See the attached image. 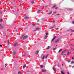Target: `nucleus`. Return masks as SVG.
<instances>
[{"label":"nucleus","mask_w":74,"mask_h":74,"mask_svg":"<svg viewBox=\"0 0 74 74\" xmlns=\"http://www.w3.org/2000/svg\"><path fill=\"white\" fill-rule=\"evenodd\" d=\"M27 38V36H25L24 35H23L22 37L20 38H23V39H25Z\"/></svg>","instance_id":"1"},{"label":"nucleus","mask_w":74,"mask_h":74,"mask_svg":"<svg viewBox=\"0 0 74 74\" xmlns=\"http://www.w3.org/2000/svg\"><path fill=\"white\" fill-rule=\"evenodd\" d=\"M42 56L43 57L42 58V60H44V59H45V56L44 55H42Z\"/></svg>","instance_id":"2"},{"label":"nucleus","mask_w":74,"mask_h":74,"mask_svg":"<svg viewBox=\"0 0 74 74\" xmlns=\"http://www.w3.org/2000/svg\"><path fill=\"white\" fill-rule=\"evenodd\" d=\"M56 38V37L55 36L53 38V39L51 40V42H52V41H53L54 40H55V38Z\"/></svg>","instance_id":"3"},{"label":"nucleus","mask_w":74,"mask_h":74,"mask_svg":"<svg viewBox=\"0 0 74 74\" xmlns=\"http://www.w3.org/2000/svg\"><path fill=\"white\" fill-rule=\"evenodd\" d=\"M59 38L58 39L56 40L55 42H59Z\"/></svg>","instance_id":"4"},{"label":"nucleus","mask_w":74,"mask_h":74,"mask_svg":"<svg viewBox=\"0 0 74 74\" xmlns=\"http://www.w3.org/2000/svg\"><path fill=\"white\" fill-rule=\"evenodd\" d=\"M53 69L54 71L56 73V69L55 68H53Z\"/></svg>","instance_id":"5"},{"label":"nucleus","mask_w":74,"mask_h":74,"mask_svg":"<svg viewBox=\"0 0 74 74\" xmlns=\"http://www.w3.org/2000/svg\"><path fill=\"white\" fill-rule=\"evenodd\" d=\"M26 64H25L23 66V69H25V68L26 67Z\"/></svg>","instance_id":"6"},{"label":"nucleus","mask_w":74,"mask_h":74,"mask_svg":"<svg viewBox=\"0 0 74 74\" xmlns=\"http://www.w3.org/2000/svg\"><path fill=\"white\" fill-rule=\"evenodd\" d=\"M17 43H18L17 42H16L14 44V47H15L16 46V44Z\"/></svg>","instance_id":"7"},{"label":"nucleus","mask_w":74,"mask_h":74,"mask_svg":"<svg viewBox=\"0 0 74 74\" xmlns=\"http://www.w3.org/2000/svg\"><path fill=\"white\" fill-rule=\"evenodd\" d=\"M42 72H45L46 71V70H42Z\"/></svg>","instance_id":"8"},{"label":"nucleus","mask_w":74,"mask_h":74,"mask_svg":"<svg viewBox=\"0 0 74 74\" xmlns=\"http://www.w3.org/2000/svg\"><path fill=\"white\" fill-rule=\"evenodd\" d=\"M47 37H48V36H45V37H44L45 39H46V38H47Z\"/></svg>","instance_id":"9"},{"label":"nucleus","mask_w":74,"mask_h":74,"mask_svg":"<svg viewBox=\"0 0 74 74\" xmlns=\"http://www.w3.org/2000/svg\"><path fill=\"white\" fill-rule=\"evenodd\" d=\"M36 55H37V54H38V51H37L36 52Z\"/></svg>","instance_id":"10"},{"label":"nucleus","mask_w":74,"mask_h":74,"mask_svg":"<svg viewBox=\"0 0 74 74\" xmlns=\"http://www.w3.org/2000/svg\"><path fill=\"white\" fill-rule=\"evenodd\" d=\"M61 51H62V49H60V50L58 52V53H60V52Z\"/></svg>","instance_id":"11"},{"label":"nucleus","mask_w":74,"mask_h":74,"mask_svg":"<svg viewBox=\"0 0 74 74\" xmlns=\"http://www.w3.org/2000/svg\"><path fill=\"white\" fill-rule=\"evenodd\" d=\"M70 53H71V52L69 51L67 53V55H69V54H70Z\"/></svg>","instance_id":"12"},{"label":"nucleus","mask_w":74,"mask_h":74,"mask_svg":"<svg viewBox=\"0 0 74 74\" xmlns=\"http://www.w3.org/2000/svg\"><path fill=\"white\" fill-rule=\"evenodd\" d=\"M29 17H25V19H28V18H29Z\"/></svg>","instance_id":"13"},{"label":"nucleus","mask_w":74,"mask_h":74,"mask_svg":"<svg viewBox=\"0 0 74 74\" xmlns=\"http://www.w3.org/2000/svg\"><path fill=\"white\" fill-rule=\"evenodd\" d=\"M18 74H21V71H18Z\"/></svg>","instance_id":"14"},{"label":"nucleus","mask_w":74,"mask_h":74,"mask_svg":"<svg viewBox=\"0 0 74 74\" xmlns=\"http://www.w3.org/2000/svg\"><path fill=\"white\" fill-rule=\"evenodd\" d=\"M15 54H16V52L15 51L13 52V55H15Z\"/></svg>","instance_id":"15"},{"label":"nucleus","mask_w":74,"mask_h":74,"mask_svg":"<svg viewBox=\"0 0 74 74\" xmlns=\"http://www.w3.org/2000/svg\"><path fill=\"white\" fill-rule=\"evenodd\" d=\"M41 12V10H39L38 11V13H40Z\"/></svg>","instance_id":"16"},{"label":"nucleus","mask_w":74,"mask_h":74,"mask_svg":"<svg viewBox=\"0 0 74 74\" xmlns=\"http://www.w3.org/2000/svg\"><path fill=\"white\" fill-rule=\"evenodd\" d=\"M8 44H10V40H9L8 41Z\"/></svg>","instance_id":"17"},{"label":"nucleus","mask_w":74,"mask_h":74,"mask_svg":"<svg viewBox=\"0 0 74 74\" xmlns=\"http://www.w3.org/2000/svg\"><path fill=\"white\" fill-rule=\"evenodd\" d=\"M67 61L68 63H70V60H68Z\"/></svg>","instance_id":"18"},{"label":"nucleus","mask_w":74,"mask_h":74,"mask_svg":"<svg viewBox=\"0 0 74 74\" xmlns=\"http://www.w3.org/2000/svg\"><path fill=\"white\" fill-rule=\"evenodd\" d=\"M52 11H51V12H50V13H48V14H52Z\"/></svg>","instance_id":"19"},{"label":"nucleus","mask_w":74,"mask_h":74,"mask_svg":"<svg viewBox=\"0 0 74 74\" xmlns=\"http://www.w3.org/2000/svg\"><path fill=\"white\" fill-rule=\"evenodd\" d=\"M71 32H74V30H73V29H71Z\"/></svg>","instance_id":"20"},{"label":"nucleus","mask_w":74,"mask_h":74,"mask_svg":"<svg viewBox=\"0 0 74 74\" xmlns=\"http://www.w3.org/2000/svg\"><path fill=\"white\" fill-rule=\"evenodd\" d=\"M39 29H40L39 28H37L36 29V30H39Z\"/></svg>","instance_id":"21"},{"label":"nucleus","mask_w":74,"mask_h":74,"mask_svg":"<svg viewBox=\"0 0 74 74\" xmlns=\"http://www.w3.org/2000/svg\"><path fill=\"white\" fill-rule=\"evenodd\" d=\"M74 63V61H72L71 62V64H73Z\"/></svg>","instance_id":"22"},{"label":"nucleus","mask_w":74,"mask_h":74,"mask_svg":"<svg viewBox=\"0 0 74 74\" xmlns=\"http://www.w3.org/2000/svg\"><path fill=\"white\" fill-rule=\"evenodd\" d=\"M61 73L62 74H64V73H63V71H61Z\"/></svg>","instance_id":"23"},{"label":"nucleus","mask_w":74,"mask_h":74,"mask_svg":"<svg viewBox=\"0 0 74 74\" xmlns=\"http://www.w3.org/2000/svg\"><path fill=\"white\" fill-rule=\"evenodd\" d=\"M34 3V1H31V3H32V4H33Z\"/></svg>","instance_id":"24"},{"label":"nucleus","mask_w":74,"mask_h":74,"mask_svg":"<svg viewBox=\"0 0 74 74\" xmlns=\"http://www.w3.org/2000/svg\"><path fill=\"white\" fill-rule=\"evenodd\" d=\"M59 29V28H56V30H58Z\"/></svg>","instance_id":"25"},{"label":"nucleus","mask_w":74,"mask_h":74,"mask_svg":"<svg viewBox=\"0 0 74 74\" xmlns=\"http://www.w3.org/2000/svg\"><path fill=\"white\" fill-rule=\"evenodd\" d=\"M50 47L49 46H48V47L46 49H49Z\"/></svg>","instance_id":"26"},{"label":"nucleus","mask_w":74,"mask_h":74,"mask_svg":"<svg viewBox=\"0 0 74 74\" xmlns=\"http://www.w3.org/2000/svg\"><path fill=\"white\" fill-rule=\"evenodd\" d=\"M40 66L41 67V68H42L43 67V66H42V65H41Z\"/></svg>","instance_id":"27"},{"label":"nucleus","mask_w":74,"mask_h":74,"mask_svg":"<svg viewBox=\"0 0 74 74\" xmlns=\"http://www.w3.org/2000/svg\"><path fill=\"white\" fill-rule=\"evenodd\" d=\"M55 7H56V5H54L53 7L52 8L53 9V8H54Z\"/></svg>","instance_id":"28"},{"label":"nucleus","mask_w":74,"mask_h":74,"mask_svg":"<svg viewBox=\"0 0 74 74\" xmlns=\"http://www.w3.org/2000/svg\"><path fill=\"white\" fill-rule=\"evenodd\" d=\"M63 52H62V53H61V55H63Z\"/></svg>","instance_id":"29"},{"label":"nucleus","mask_w":74,"mask_h":74,"mask_svg":"<svg viewBox=\"0 0 74 74\" xmlns=\"http://www.w3.org/2000/svg\"><path fill=\"white\" fill-rule=\"evenodd\" d=\"M2 14V12L0 10V14Z\"/></svg>","instance_id":"30"},{"label":"nucleus","mask_w":74,"mask_h":74,"mask_svg":"<svg viewBox=\"0 0 74 74\" xmlns=\"http://www.w3.org/2000/svg\"><path fill=\"white\" fill-rule=\"evenodd\" d=\"M72 23L73 24H74V21H72Z\"/></svg>","instance_id":"31"},{"label":"nucleus","mask_w":74,"mask_h":74,"mask_svg":"<svg viewBox=\"0 0 74 74\" xmlns=\"http://www.w3.org/2000/svg\"><path fill=\"white\" fill-rule=\"evenodd\" d=\"M36 30H36V29L35 30H34V32H36Z\"/></svg>","instance_id":"32"},{"label":"nucleus","mask_w":74,"mask_h":74,"mask_svg":"<svg viewBox=\"0 0 74 74\" xmlns=\"http://www.w3.org/2000/svg\"><path fill=\"white\" fill-rule=\"evenodd\" d=\"M52 22H53L54 23H55V21L54 20H53V21H52Z\"/></svg>","instance_id":"33"},{"label":"nucleus","mask_w":74,"mask_h":74,"mask_svg":"<svg viewBox=\"0 0 74 74\" xmlns=\"http://www.w3.org/2000/svg\"><path fill=\"white\" fill-rule=\"evenodd\" d=\"M0 47H2V45H0Z\"/></svg>","instance_id":"34"},{"label":"nucleus","mask_w":74,"mask_h":74,"mask_svg":"<svg viewBox=\"0 0 74 74\" xmlns=\"http://www.w3.org/2000/svg\"><path fill=\"white\" fill-rule=\"evenodd\" d=\"M56 48H54L53 50H56Z\"/></svg>","instance_id":"35"},{"label":"nucleus","mask_w":74,"mask_h":74,"mask_svg":"<svg viewBox=\"0 0 74 74\" xmlns=\"http://www.w3.org/2000/svg\"><path fill=\"white\" fill-rule=\"evenodd\" d=\"M66 50H64V51H63L62 52H65V51H66Z\"/></svg>","instance_id":"36"},{"label":"nucleus","mask_w":74,"mask_h":74,"mask_svg":"<svg viewBox=\"0 0 74 74\" xmlns=\"http://www.w3.org/2000/svg\"><path fill=\"white\" fill-rule=\"evenodd\" d=\"M32 25L33 26H34V25H35V24H32Z\"/></svg>","instance_id":"37"},{"label":"nucleus","mask_w":74,"mask_h":74,"mask_svg":"<svg viewBox=\"0 0 74 74\" xmlns=\"http://www.w3.org/2000/svg\"><path fill=\"white\" fill-rule=\"evenodd\" d=\"M0 22H3V20L2 19L1 20Z\"/></svg>","instance_id":"38"},{"label":"nucleus","mask_w":74,"mask_h":74,"mask_svg":"<svg viewBox=\"0 0 74 74\" xmlns=\"http://www.w3.org/2000/svg\"><path fill=\"white\" fill-rule=\"evenodd\" d=\"M57 66H58V67H59V65H57Z\"/></svg>","instance_id":"39"},{"label":"nucleus","mask_w":74,"mask_h":74,"mask_svg":"<svg viewBox=\"0 0 74 74\" xmlns=\"http://www.w3.org/2000/svg\"><path fill=\"white\" fill-rule=\"evenodd\" d=\"M74 56H73V57H72V59H74Z\"/></svg>","instance_id":"40"},{"label":"nucleus","mask_w":74,"mask_h":74,"mask_svg":"<svg viewBox=\"0 0 74 74\" xmlns=\"http://www.w3.org/2000/svg\"><path fill=\"white\" fill-rule=\"evenodd\" d=\"M3 27H4L2 26V27H1V28H3Z\"/></svg>","instance_id":"41"},{"label":"nucleus","mask_w":74,"mask_h":74,"mask_svg":"<svg viewBox=\"0 0 74 74\" xmlns=\"http://www.w3.org/2000/svg\"><path fill=\"white\" fill-rule=\"evenodd\" d=\"M47 7V5H46L44 7Z\"/></svg>","instance_id":"42"},{"label":"nucleus","mask_w":74,"mask_h":74,"mask_svg":"<svg viewBox=\"0 0 74 74\" xmlns=\"http://www.w3.org/2000/svg\"><path fill=\"white\" fill-rule=\"evenodd\" d=\"M57 15H59V14H57Z\"/></svg>","instance_id":"43"},{"label":"nucleus","mask_w":74,"mask_h":74,"mask_svg":"<svg viewBox=\"0 0 74 74\" xmlns=\"http://www.w3.org/2000/svg\"><path fill=\"white\" fill-rule=\"evenodd\" d=\"M46 35H48V34L46 33Z\"/></svg>","instance_id":"44"},{"label":"nucleus","mask_w":74,"mask_h":74,"mask_svg":"<svg viewBox=\"0 0 74 74\" xmlns=\"http://www.w3.org/2000/svg\"><path fill=\"white\" fill-rule=\"evenodd\" d=\"M53 28V27H51V29H52V28Z\"/></svg>","instance_id":"45"},{"label":"nucleus","mask_w":74,"mask_h":74,"mask_svg":"<svg viewBox=\"0 0 74 74\" xmlns=\"http://www.w3.org/2000/svg\"><path fill=\"white\" fill-rule=\"evenodd\" d=\"M68 74H70V73H69V72H68Z\"/></svg>","instance_id":"46"},{"label":"nucleus","mask_w":74,"mask_h":74,"mask_svg":"<svg viewBox=\"0 0 74 74\" xmlns=\"http://www.w3.org/2000/svg\"><path fill=\"white\" fill-rule=\"evenodd\" d=\"M55 9H56H56H57V8H56Z\"/></svg>","instance_id":"47"},{"label":"nucleus","mask_w":74,"mask_h":74,"mask_svg":"<svg viewBox=\"0 0 74 74\" xmlns=\"http://www.w3.org/2000/svg\"><path fill=\"white\" fill-rule=\"evenodd\" d=\"M64 55H65V56H66V54H64Z\"/></svg>","instance_id":"48"},{"label":"nucleus","mask_w":74,"mask_h":74,"mask_svg":"<svg viewBox=\"0 0 74 74\" xmlns=\"http://www.w3.org/2000/svg\"><path fill=\"white\" fill-rule=\"evenodd\" d=\"M47 57H48V55H47Z\"/></svg>","instance_id":"49"},{"label":"nucleus","mask_w":74,"mask_h":74,"mask_svg":"<svg viewBox=\"0 0 74 74\" xmlns=\"http://www.w3.org/2000/svg\"><path fill=\"white\" fill-rule=\"evenodd\" d=\"M1 26V24H0V26Z\"/></svg>","instance_id":"50"},{"label":"nucleus","mask_w":74,"mask_h":74,"mask_svg":"<svg viewBox=\"0 0 74 74\" xmlns=\"http://www.w3.org/2000/svg\"><path fill=\"white\" fill-rule=\"evenodd\" d=\"M74 67V66H72V68Z\"/></svg>","instance_id":"51"},{"label":"nucleus","mask_w":74,"mask_h":74,"mask_svg":"<svg viewBox=\"0 0 74 74\" xmlns=\"http://www.w3.org/2000/svg\"><path fill=\"white\" fill-rule=\"evenodd\" d=\"M62 65L63 66V64H62Z\"/></svg>","instance_id":"52"},{"label":"nucleus","mask_w":74,"mask_h":74,"mask_svg":"<svg viewBox=\"0 0 74 74\" xmlns=\"http://www.w3.org/2000/svg\"><path fill=\"white\" fill-rule=\"evenodd\" d=\"M72 10V9H70V10Z\"/></svg>","instance_id":"53"},{"label":"nucleus","mask_w":74,"mask_h":74,"mask_svg":"<svg viewBox=\"0 0 74 74\" xmlns=\"http://www.w3.org/2000/svg\"><path fill=\"white\" fill-rule=\"evenodd\" d=\"M24 55H25V54L24 53Z\"/></svg>","instance_id":"54"},{"label":"nucleus","mask_w":74,"mask_h":74,"mask_svg":"<svg viewBox=\"0 0 74 74\" xmlns=\"http://www.w3.org/2000/svg\"><path fill=\"white\" fill-rule=\"evenodd\" d=\"M16 32H18V31L17 30H16Z\"/></svg>","instance_id":"55"},{"label":"nucleus","mask_w":74,"mask_h":74,"mask_svg":"<svg viewBox=\"0 0 74 74\" xmlns=\"http://www.w3.org/2000/svg\"><path fill=\"white\" fill-rule=\"evenodd\" d=\"M39 21V20H38V22Z\"/></svg>","instance_id":"56"},{"label":"nucleus","mask_w":74,"mask_h":74,"mask_svg":"<svg viewBox=\"0 0 74 74\" xmlns=\"http://www.w3.org/2000/svg\"><path fill=\"white\" fill-rule=\"evenodd\" d=\"M54 14V13H53V14Z\"/></svg>","instance_id":"57"},{"label":"nucleus","mask_w":74,"mask_h":74,"mask_svg":"<svg viewBox=\"0 0 74 74\" xmlns=\"http://www.w3.org/2000/svg\"><path fill=\"white\" fill-rule=\"evenodd\" d=\"M71 45H72V44H71Z\"/></svg>","instance_id":"58"},{"label":"nucleus","mask_w":74,"mask_h":74,"mask_svg":"<svg viewBox=\"0 0 74 74\" xmlns=\"http://www.w3.org/2000/svg\"><path fill=\"white\" fill-rule=\"evenodd\" d=\"M28 63H29V62H28Z\"/></svg>","instance_id":"59"}]
</instances>
